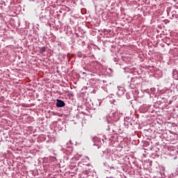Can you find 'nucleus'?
Instances as JSON below:
<instances>
[{"mask_svg":"<svg viewBox=\"0 0 178 178\" xmlns=\"http://www.w3.org/2000/svg\"><path fill=\"white\" fill-rule=\"evenodd\" d=\"M56 106L57 108H63V106H65V102L60 99H57Z\"/></svg>","mask_w":178,"mask_h":178,"instance_id":"nucleus-1","label":"nucleus"},{"mask_svg":"<svg viewBox=\"0 0 178 178\" xmlns=\"http://www.w3.org/2000/svg\"><path fill=\"white\" fill-rule=\"evenodd\" d=\"M45 51H47V48L45 47H41L39 49L40 54H44V52H45Z\"/></svg>","mask_w":178,"mask_h":178,"instance_id":"nucleus-2","label":"nucleus"},{"mask_svg":"<svg viewBox=\"0 0 178 178\" xmlns=\"http://www.w3.org/2000/svg\"><path fill=\"white\" fill-rule=\"evenodd\" d=\"M83 74H86V72H83Z\"/></svg>","mask_w":178,"mask_h":178,"instance_id":"nucleus-3","label":"nucleus"}]
</instances>
